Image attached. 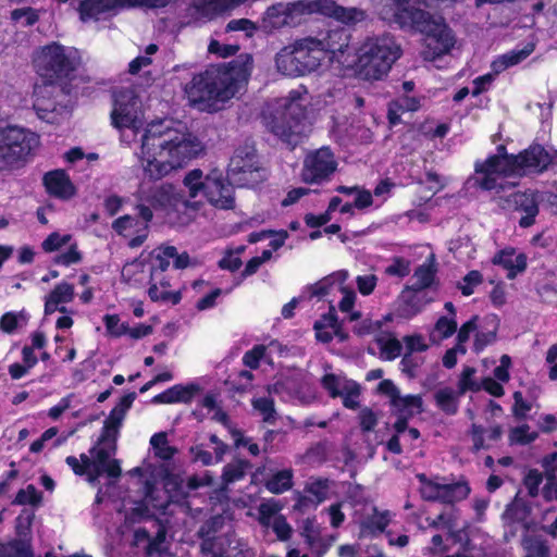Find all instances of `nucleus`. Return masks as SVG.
Instances as JSON below:
<instances>
[{"mask_svg": "<svg viewBox=\"0 0 557 557\" xmlns=\"http://www.w3.org/2000/svg\"><path fill=\"white\" fill-rule=\"evenodd\" d=\"M104 324L107 330L115 336H121L123 334H126L128 331V325L121 323L120 318L116 314H107L104 318Z\"/></svg>", "mask_w": 557, "mask_h": 557, "instance_id": "61", "label": "nucleus"}, {"mask_svg": "<svg viewBox=\"0 0 557 557\" xmlns=\"http://www.w3.org/2000/svg\"><path fill=\"white\" fill-rule=\"evenodd\" d=\"M36 134L17 126L0 127V171L22 165L38 146Z\"/></svg>", "mask_w": 557, "mask_h": 557, "instance_id": "8", "label": "nucleus"}, {"mask_svg": "<svg viewBox=\"0 0 557 557\" xmlns=\"http://www.w3.org/2000/svg\"><path fill=\"white\" fill-rule=\"evenodd\" d=\"M124 7H127V0H82L78 11L81 20L86 22L114 14L117 9Z\"/></svg>", "mask_w": 557, "mask_h": 557, "instance_id": "19", "label": "nucleus"}, {"mask_svg": "<svg viewBox=\"0 0 557 557\" xmlns=\"http://www.w3.org/2000/svg\"><path fill=\"white\" fill-rule=\"evenodd\" d=\"M247 0H208L201 7V14L208 18L234 10Z\"/></svg>", "mask_w": 557, "mask_h": 557, "instance_id": "32", "label": "nucleus"}, {"mask_svg": "<svg viewBox=\"0 0 557 557\" xmlns=\"http://www.w3.org/2000/svg\"><path fill=\"white\" fill-rule=\"evenodd\" d=\"M183 185L189 199L203 195L216 209L231 210L235 207L234 187L218 171L205 175L199 169L191 170L185 175Z\"/></svg>", "mask_w": 557, "mask_h": 557, "instance_id": "7", "label": "nucleus"}, {"mask_svg": "<svg viewBox=\"0 0 557 557\" xmlns=\"http://www.w3.org/2000/svg\"><path fill=\"white\" fill-rule=\"evenodd\" d=\"M41 502V494L34 485H28L26 488L20 490L13 500L15 505H33L36 506Z\"/></svg>", "mask_w": 557, "mask_h": 557, "instance_id": "49", "label": "nucleus"}, {"mask_svg": "<svg viewBox=\"0 0 557 557\" xmlns=\"http://www.w3.org/2000/svg\"><path fill=\"white\" fill-rule=\"evenodd\" d=\"M380 14L384 16L397 15L408 0H371Z\"/></svg>", "mask_w": 557, "mask_h": 557, "instance_id": "51", "label": "nucleus"}, {"mask_svg": "<svg viewBox=\"0 0 557 557\" xmlns=\"http://www.w3.org/2000/svg\"><path fill=\"white\" fill-rule=\"evenodd\" d=\"M112 125L119 129L129 128L137 133L143 126L140 101L132 88H121L114 92L111 112Z\"/></svg>", "mask_w": 557, "mask_h": 557, "instance_id": "12", "label": "nucleus"}, {"mask_svg": "<svg viewBox=\"0 0 557 557\" xmlns=\"http://www.w3.org/2000/svg\"><path fill=\"white\" fill-rule=\"evenodd\" d=\"M11 17L15 22H21L24 26H30L38 21V15L32 8L15 9L12 11Z\"/></svg>", "mask_w": 557, "mask_h": 557, "instance_id": "57", "label": "nucleus"}, {"mask_svg": "<svg viewBox=\"0 0 557 557\" xmlns=\"http://www.w3.org/2000/svg\"><path fill=\"white\" fill-rule=\"evenodd\" d=\"M530 515V507L521 499H515L503 513V518L509 522L523 521Z\"/></svg>", "mask_w": 557, "mask_h": 557, "instance_id": "40", "label": "nucleus"}, {"mask_svg": "<svg viewBox=\"0 0 557 557\" xmlns=\"http://www.w3.org/2000/svg\"><path fill=\"white\" fill-rule=\"evenodd\" d=\"M227 547L225 548L227 557H252L253 554L247 543L235 534L226 536Z\"/></svg>", "mask_w": 557, "mask_h": 557, "instance_id": "42", "label": "nucleus"}, {"mask_svg": "<svg viewBox=\"0 0 557 557\" xmlns=\"http://www.w3.org/2000/svg\"><path fill=\"white\" fill-rule=\"evenodd\" d=\"M116 443L113 441L98 440L88 454H82L79 459L69 456L65 462L72 468L75 474L86 475L87 481L95 484L102 475L110 480H117L122 474L120 461L114 458Z\"/></svg>", "mask_w": 557, "mask_h": 557, "instance_id": "6", "label": "nucleus"}, {"mask_svg": "<svg viewBox=\"0 0 557 557\" xmlns=\"http://www.w3.org/2000/svg\"><path fill=\"white\" fill-rule=\"evenodd\" d=\"M412 27L426 35V45L434 55L447 53L455 45V37L443 17L434 16L420 9L405 10Z\"/></svg>", "mask_w": 557, "mask_h": 557, "instance_id": "10", "label": "nucleus"}, {"mask_svg": "<svg viewBox=\"0 0 557 557\" xmlns=\"http://www.w3.org/2000/svg\"><path fill=\"white\" fill-rule=\"evenodd\" d=\"M379 422V414L369 407H364L359 412V423L363 432H371Z\"/></svg>", "mask_w": 557, "mask_h": 557, "instance_id": "56", "label": "nucleus"}, {"mask_svg": "<svg viewBox=\"0 0 557 557\" xmlns=\"http://www.w3.org/2000/svg\"><path fill=\"white\" fill-rule=\"evenodd\" d=\"M159 47L154 44H150L149 46H147L145 49V54L138 55L129 63L128 72L131 74H137L143 69L149 66L152 63L151 55L157 53Z\"/></svg>", "mask_w": 557, "mask_h": 557, "instance_id": "47", "label": "nucleus"}, {"mask_svg": "<svg viewBox=\"0 0 557 557\" xmlns=\"http://www.w3.org/2000/svg\"><path fill=\"white\" fill-rule=\"evenodd\" d=\"M534 51V44H528L521 50H512L508 53L500 55L492 63L494 73L498 74L509 66L516 65L527 59Z\"/></svg>", "mask_w": 557, "mask_h": 557, "instance_id": "26", "label": "nucleus"}, {"mask_svg": "<svg viewBox=\"0 0 557 557\" xmlns=\"http://www.w3.org/2000/svg\"><path fill=\"white\" fill-rule=\"evenodd\" d=\"M337 166L333 152L322 147L307 154L301 170V180L307 184H320L330 178Z\"/></svg>", "mask_w": 557, "mask_h": 557, "instance_id": "13", "label": "nucleus"}, {"mask_svg": "<svg viewBox=\"0 0 557 557\" xmlns=\"http://www.w3.org/2000/svg\"><path fill=\"white\" fill-rule=\"evenodd\" d=\"M305 108L295 98L284 99L272 114L268 125L271 132L288 145H297L305 131Z\"/></svg>", "mask_w": 557, "mask_h": 557, "instance_id": "11", "label": "nucleus"}, {"mask_svg": "<svg viewBox=\"0 0 557 557\" xmlns=\"http://www.w3.org/2000/svg\"><path fill=\"white\" fill-rule=\"evenodd\" d=\"M34 64L37 73L50 84L57 78L67 77L79 64L77 51L59 44H51L37 52Z\"/></svg>", "mask_w": 557, "mask_h": 557, "instance_id": "9", "label": "nucleus"}, {"mask_svg": "<svg viewBox=\"0 0 557 557\" xmlns=\"http://www.w3.org/2000/svg\"><path fill=\"white\" fill-rule=\"evenodd\" d=\"M139 162L144 181L135 194L136 209L141 220L150 222L153 211L163 210L176 201L175 187L160 181L202 151L201 143L181 123L173 120L151 122L141 135Z\"/></svg>", "mask_w": 557, "mask_h": 557, "instance_id": "1", "label": "nucleus"}, {"mask_svg": "<svg viewBox=\"0 0 557 557\" xmlns=\"http://www.w3.org/2000/svg\"><path fill=\"white\" fill-rule=\"evenodd\" d=\"M27 323V315L21 311L18 313L7 312L0 319V329L5 333H13L16 329Z\"/></svg>", "mask_w": 557, "mask_h": 557, "instance_id": "43", "label": "nucleus"}, {"mask_svg": "<svg viewBox=\"0 0 557 557\" xmlns=\"http://www.w3.org/2000/svg\"><path fill=\"white\" fill-rule=\"evenodd\" d=\"M275 532L280 541H287L290 539L293 529L287 522L286 518L282 515L274 517L273 523L270 527Z\"/></svg>", "mask_w": 557, "mask_h": 557, "instance_id": "55", "label": "nucleus"}, {"mask_svg": "<svg viewBox=\"0 0 557 557\" xmlns=\"http://www.w3.org/2000/svg\"><path fill=\"white\" fill-rule=\"evenodd\" d=\"M224 518L222 516H214L203 522L199 530L197 531V535L199 537H211L215 536V534L223 528Z\"/></svg>", "mask_w": 557, "mask_h": 557, "instance_id": "52", "label": "nucleus"}, {"mask_svg": "<svg viewBox=\"0 0 557 557\" xmlns=\"http://www.w3.org/2000/svg\"><path fill=\"white\" fill-rule=\"evenodd\" d=\"M537 438L536 432H530V426L523 424L517 426L510 431L509 440L511 443L527 445L534 442Z\"/></svg>", "mask_w": 557, "mask_h": 557, "instance_id": "50", "label": "nucleus"}, {"mask_svg": "<svg viewBox=\"0 0 557 557\" xmlns=\"http://www.w3.org/2000/svg\"><path fill=\"white\" fill-rule=\"evenodd\" d=\"M319 45L320 44L315 41V38L312 36L297 39L293 42L306 74L318 70L321 62L324 60L322 48H319Z\"/></svg>", "mask_w": 557, "mask_h": 557, "instance_id": "16", "label": "nucleus"}, {"mask_svg": "<svg viewBox=\"0 0 557 557\" xmlns=\"http://www.w3.org/2000/svg\"><path fill=\"white\" fill-rule=\"evenodd\" d=\"M400 47L389 35L366 39L351 58L357 75L366 81H379L400 57Z\"/></svg>", "mask_w": 557, "mask_h": 557, "instance_id": "5", "label": "nucleus"}, {"mask_svg": "<svg viewBox=\"0 0 557 557\" xmlns=\"http://www.w3.org/2000/svg\"><path fill=\"white\" fill-rule=\"evenodd\" d=\"M146 511H148L147 508H135L132 513V520L136 522L147 519L151 527L156 529L154 535H150L147 545L144 547V552L146 557H152L154 555L161 556L165 552L163 544L166 537V528L160 520L145 516Z\"/></svg>", "mask_w": 557, "mask_h": 557, "instance_id": "17", "label": "nucleus"}, {"mask_svg": "<svg viewBox=\"0 0 557 557\" xmlns=\"http://www.w3.org/2000/svg\"><path fill=\"white\" fill-rule=\"evenodd\" d=\"M74 286L72 284L66 282L58 284L46 297L45 314H52L57 310L60 312H66L65 307L59 306L71 302L74 298Z\"/></svg>", "mask_w": 557, "mask_h": 557, "instance_id": "22", "label": "nucleus"}, {"mask_svg": "<svg viewBox=\"0 0 557 557\" xmlns=\"http://www.w3.org/2000/svg\"><path fill=\"white\" fill-rule=\"evenodd\" d=\"M225 29L226 32H244L247 37H252L257 26L248 18H239L230 21Z\"/></svg>", "mask_w": 557, "mask_h": 557, "instance_id": "54", "label": "nucleus"}, {"mask_svg": "<svg viewBox=\"0 0 557 557\" xmlns=\"http://www.w3.org/2000/svg\"><path fill=\"white\" fill-rule=\"evenodd\" d=\"M293 471L285 469L273 474L267 482L265 487L273 494H281L292 487Z\"/></svg>", "mask_w": 557, "mask_h": 557, "instance_id": "36", "label": "nucleus"}, {"mask_svg": "<svg viewBox=\"0 0 557 557\" xmlns=\"http://www.w3.org/2000/svg\"><path fill=\"white\" fill-rule=\"evenodd\" d=\"M234 183L244 187H255L265 178V171L259 164L245 171V174H238L231 177Z\"/></svg>", "mask_w": 557, "mask_h": 557, "instance_id": "39", "label": "nucleus"}, {"mask_svg": "<svg viewBox=\"0 0 557 557\" xmlns=\"http://www.w3.org/2000/svg\"><path fill=\"white\" fill-rule=\"evenodd\" d=\"M148 224L149 222L145 220L139 221L135 216L123 215L113 222L112 227L119 235L131 238L128 242L131 248H137L144 244L148 236Z\"/></svg>", "mask_w": 557, "mask_h": 557, "instance_id": "15", "label": "nucleus"}, {"mask_svg": "<svg viewBox=\"0 0 557 557\" xmlns=\"http://www.w3.org/2000/svg\"><path fill=\"white\" fill-rule=\"evenodd\" d=\"M377 277L374 274L360 275L356 283L358 290L362 295H370L376 286Z\"/></svg>", "mask_w": 557, "mask_h": 557, "instance_id": "64", "label": "nucleus"}, {"mask_svg": "<svg viewBox=\"0 0 557 557\" xmlns=\"http://www.w3.org/2000/svg\"><path fill=\"white\" fill-rule=\"evenodd\" d=\"M44 184L47 191L60 199H70L75 195V187L63 170H54L45 174Z\"/></svg>", "mask_w": 557, "mask_h": 557, "instance_id": "20", "label": "nucleus"}, {"mask_svg": "<svg viewBox=\"0 0 557 557\" xmlns=\"http://www.w3.org/2000/svg\"><path fill=\"white\" fill-rule=\"evenodd\" d=\"M264 346H255L251 350L245 352L243 357L244 364L250 369H257L259 367L261 358L264 356Z\"/></svg>", "mask_w": 557, "mask_h": 557, "instance_id": "59", "label": "nucleus"}, {"mask_svg": "<svg viewBox=\"0 0 557 557\" xmlns=\"http://www.w3.org/2000/svg\"><path fill=\"white\" fill-rule=\"evenodd\" d=\"M252 407L262 417L263 422L274 424L277 420L274 400L269 397H260L252 399Z\"/></svg>", "mask_w": 557, "mask_h": 557, "instance_id": "38", "label": "nucleus"}, {"mask_svg": "<svg viewBox=\"0 0 557 557\" xmlns=\"http://www.w3.org/2000/svg\"><path fill=\"white\" fill-rule=\"evenodd\" d=\"M456 331L457 321L455 318L441 317L430 333V339L434 344H440L443 339L450 337Z\"/></svg>", "mask_w": 557, "mask_h": 557, "instance_id": "34", "label": "nucleus"}, {"mask_svg": "<svg viewBox=\"0 0 557 557\" xmlns=\"http://www.w3.org/2000/svg\"><path fill=\"white\" fill-rule=\"evenodd\" d=\"M199 391L200 387L197 384L174 385L154 396L153 401L160 404L189 403Z\"/></svg>", "mask_w": 557, "mask_h": 557, "instance_id": "24", "label": "nucleus"}, {"mask_svg": "<svg viewBox=\"0 0 557 557\" xmlns=\"http://www.w3.org/2000/svg\"><path fill=\"white\" fill-rule=\"evenodd\" d=\"M476 370L472 367H465L458 382V395H463L468 391L478 392L481 385L474 380Z\"/></svg>", "mask_w": 557, "mask_h": 557, "instance_id": "45", "label": "nucleus"}, {"mask_svg": "<svg viewBox=\"0 0 557 557\" xmlns=\"http://www.w3.org/2000/svg\"><path fill=\"white\" fill-rule=\"evenodd\" d=\"M274 61L277 72L285 76L298 77L306 75L293 44L283 47L275 54Z\"/></svg>", "mask_w": 557, "mask_h": 557, "instance_id": "21", "label": "nucleus"}, {"mask_svg": "<svg viewBox=\"0 0 557 557\" xmlns=\"http://www.w3.org/2000/svg\"><path fill=\"white\" fill-rule=\"evenodd\" d=\"M457 396L458 394L450 387L441 388L434 395L437 406L448 414H454L458 410Z\"/></svg>", "mask_w": 557, "mask_h": 557, "instance_id": "37", "label": "nucleus"}, {"mask_svg": "<svg viewBox=\"0 0 557 557\" xmlns=\"http://www.w3.org/2000/svg\"><path fill=\"white\" fill-rule=\"evenodd\" d=\"M247 466L248 463L243 460H237L226 465L222 474L223 482L225 484H230L243 479Z\"/></svg>", "mask_w": 557, "mask_h": 557, "instance_id": "46", "label": "nucleus"}, {"mask_svg": "<svg viewBox=\"0 0 557 557\" xmlns=\"http://www.w3.org/2000/svg\"><path fill=\"white\" fill-rule=\"evenodd\" d=\"M150 444L156 455L163 460L171 459L175 454V449L169 446L166 434L163 432L154 434L150 440Z\"/></svg>", "mask_w": 557, "mask_h": 557, "instance_id": "44", "label": "nucleus"}, {"mask_svg": "<svg viewBox=\"0 0 557 557\" xmlns=\"http://www.w3.org/2000/svg\"><path fill=\"white\" fill-rule=\"evenodd\" d=\"M376 342L380 345L382 354H384L385 358L388 360H393L401 354L403 346L395 337L385 338L384 336H380L376 338Z\"/></svg>", "mask_w": 557, "mask_h": 557, "instance_id": "48", "label": "nucleus"}, {"mask_svg": "<svg viewBox=\"0 0 557 557\" xmlns=\"http://www.w3.org/2000/svg\"><path fill=\"white\" fill-rule=\"evenodd\" d=\"M422 398L419 395L399 396L391 405L396 414L411 418L422 412Z\"/></svg>", "mask_w": 557, "mask_h": 557, "instance_id": "27", "label": "nucleus"}, {"mask_svg": "<svg viewBox=\"0 0 557 557\" xmlns=\"http://www.w3.org/2000/svg\"><path fill=\"white\" fill-rule=\"evenodd\" d=\"M470 493V487L465 482L454 484H441L438 500L451 504L465 499Z\"/></svg>", "mask_w": 557, "mask_h": 557, "instance_id": "30", "label": "nucleus"}, {"mask_svg": "<svg viewBox=\"0 0 557 557\" xmlns=\"http://www.w3.org/2000/svg\"><path fill=\"white\" fill-rule=\"evenodd\" d=\"M70 240L71 235H60L59 233H52L42 242V249L47 252H51L66 245Z\"/></svg>", "mask_w": 557, "mask_h": 557, "instance_id": "58", "label": "nucleus"}, {"mask_svg": "<svg viewBox=\"0 0 557 557\" xmlns=\"http://www.w3.org/2000/svg\"><path fill=\"white\" fill-rule=\"evenodd\" d=\"M435 275V269L432 264H422L417 268L413 274L414 282L412 289L422 290L431 286Z\"/></svg>", "mask_w": 557, "mask_h": 557, "instance_id": "41", "label": "nucleus"}, {"mask_svg": "<svg viewBox=\"0 0 557 557\" xmlns=\"http://www.w3.org/2000/svg\"><path fill=\"white\" fill-rule=\"evenodd\" d=\"M313 13H321L344 23L358 22L364 17L363 11L341 7L333 0H297L269 7L262 18V28L271 33L283 27H295Z\"/></svg>", "mask_w": 557, "mask_h": 557, "instance_id": "4", "label": "nucleus"}, {"mask_svg": "<svg viewBox=\"0 0 557 557\" xmlns=\"http://www.w3.org/2000/svg\"><path fill=\"white\" fill-rule=\"evenodd\" d=\"M553 161V157L541 146L532 145L518 156L508 154L504 146L497 153L483 162L475 163L474 184L485 190H505L516 184L504 183V178L513 174L543 172Z\"/></svg>", "mask_w": 557, "mask_h": 557, "instance_id": "3", "label": "nucleus"}, {"mask_svg": "<svg viewBox=\"0 0 557 557\" xmlns=\"http://www.w3.org/2000/svg\"><path fill=\"white\" fill-rule=\"evenodd\" d=\"M463 282L465 284L459 288L462 295L470 296L473 293V287L482 282V275L479 271H471L465 276Z\"/></svg>", "mask_w": 557, "mask_h": 557, "instance_id": "63", "label": "nucleus"}, {"mask_svg": "<svg viewBox=\"0 0 557 557\" xmlns=\"http://www.w3.org/2000/svg\"><path fill=\"white\" fill-rule=\"evenodd\" d=\"M495 264L503 265L508 270L507 277L512 280L518 273H521L527 268V258L524 255H516L513 251L503 250L498 252L494 258Z\"/></svg>", "mask_w": 557, "mask_h": 557, "instance_id": "25", "label": "nucleus"}, {"mask_svg": "<svg viewBox=\"0 0 557 557\" xmlns=\"http://www.w3.org/2000/svg\"><path fill=\"white\" fill-rule=\"evenodd\" d=\"M125 414L123 413V409L113 408L104 421L102 434L99 440L113 441L115 443L119 428L121 426Z\"/></svg>", "mask_w": 557, "mask_h": 557, "instance_id": "35", "label": "nucleus"}, {"mask_svg": "<svg viewBox=\"0 0 557 557\" xmlns=\"http://www.w3.org/2000/svg\"><path fill=\"white\" fill-rule=\"evenodd\" d=\"M543 482V474L537 469H531L524 476L523 483L531 497H536L540 493V485Z\"/></svg>", "mask_w": 557, "mask_h": 557, "instance_id": "53", "label": "nucleus"}, {"mask_svg": "<svg viewBox=\"0 0 557 557\" xmlns=\"http://www.w3.org/2000/svg\"><path fill=\"white\" fill-rule=\"evenodd\" d=\"M252 66V57L242 53L227 65L210 66L194 75L184 91L191 104L202 110L213 109L218 102H225L235 96L248 81Z\"/></svg>", "mask_w": 557, "mask_h": 557, "instance_id": "2", "label": "nucleus"}, {"mask_svg": "<svg viewBox=\"0 0 557 557\" xmlns=\"http://www.w3.org/2000/svg\"><path fill=\"white\" fill-rule=\"evenodd\" d=\"M521 544L525 553L524 557H549V547L542 536L527 534Z\"/></svg>", "mask_w": 557, "mask_h": 557, "instance_id": "33", "label": "nucleus"}, {"mask_svg": "<svg viewBox=\"0 0 557 557\" xmlns=\"http://www.w3.org/2000/svg\"><path fill=\"white\" fill-rule=\"evenodd\" d=\"M420 108V100L416 97L401 96L392 101L388 106V117L392 124L399 121L400 113L405 111H417Z\"/></svg>", "mask_w": 557, "mask_h": 557, "instance_id": "29", "label": "nucleus"}, {"mask_svg": "<svg viewBox=\"0 0 557 557\" xmlns=\"http://www.w3.org/2000/svg\"><path fill=\"white\" fill-rule=\"evenodd\" d=\"M50 88H52V84H45L44 86L35 87V96L36 99L34 101V109L36 110L38 116L42 120L50 122V114H52L55 110V102L47 99L46 96L50 95Z\"/></svg>", "mask_w": 557, "mask_h": 557, "instance_id": "28", "label": "nucleus"}, {"mask_svg": "<svg viewBox=\"0 0 557 557\" xmlns=\"http://www.w3.org/2000/svg\"><path fill=\"white\" fill-rule=\"evenodd\" d=\"M258 163L256 150L252 146H244L236 149L228 164V176L245 174V171Z\"/></svg>", "mask_w": 557, "mask_h": 557, "instance_id": "23", "label": "nucleus"}, {"mask_svg": "<svg viewBox=\"0 0 557 557\" xmlns=\"http://www.w3.org/2000/svg\"><path fill=\"white\" fill-rule=\"evenodd\" d=\"M82 260V255L77 250L76 245H71L69 250L54 258V262L58 264L70 265L78 263Z\"/></svg>", "mask_w": 557, "mask_h": 557, "instance_id": "62", "label": "nucleus"}, {"mask_svg": "<svg viewBox=\"0 0 557 557\" xmlns=\"http://www.w3.org/2000/svg\"><path fill=\"white\" fill-rule=\"evenodd\" d=\"M504 208H515L525 212L519 221L521 227H529L534 223V219L539 213L537 202L532 191L512 193L505 199Z\"/></svg>", "mask_w": 557, "mask_h": 557, "instance_id": "18", "label": "nucleus"}, {"mask_svg": "<svg viewBox=\"0 0 557 557\" xmlns=\"http://www.w3.org/2000/svg\"><path fill=\"white\" fill-rule=\"evenodd\" d=\"M383 321L364 319L354 327V332L359 336L374 334L382 329Z\"/></svg>", "mask_w": 557, "mask_h": 557, "instance_id": "60", "label": "nucleus"}, {"mask_svg": "<svg viewBox=\"0 0 557 557\" xmlns=\"http://www.w3.org/2000/svg\"><path fill=\"white\" fill-rule=\"evenodd\" d=\"M318 41L319 48H322L323 59L326 52L333 54V59L343 65L350 66L351 58L348 53L350 34L345 28H335L325 33H320L319 36L314 37Z\"/></svg>", "mask_w": 557, "mask_h": 557, "instance_id": "14", "label": "nucleus"}, {"mask_svg": "<svg viewBox=\"0 0 557 557\" xmlns=\"http://www.w3.org/2000/svg\"><path fill=\"white\" fill-rule=\"evenodd\" d=\"M330 481L327 479H314L307 483L305 492L308 496H305L301 502H310L318 505L327 498Z\"/></svg>", "mask_w": 557, "mask_h": 557, "instance_id": "31", "label": "nucleus"}]
</instances>
